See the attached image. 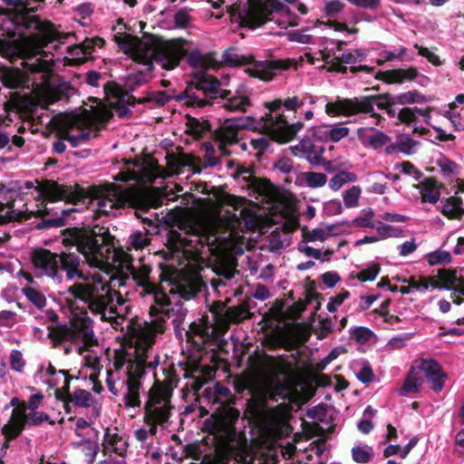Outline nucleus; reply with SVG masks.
I'll return each instance as SVG.
<instances>
[{
	"instance_id": "nucleus-1",
	"label": "nucleus",
	"mask_w": 464,
	"mask_h": 464,
	"mask_svg": "<svg viewBox=\"0 0 464 464\" xmlns=\"http://www.w3.org/2000/svg\"><path fill=\"white\" fill-rule=\"evenodd\" d=\"M9 7L7 15L24 42L34 49H43L50 43L60 41L62 34L54 24L43 21L34 13L37 7H31L32 3H43L44 0H2Z\"/></svg>"
},
{
	"instance_id": "nucleus-2",
	"label": "nucleus",
	"mask_w": 464,
	"mask_h": 464,
	"mask_svg": "<svg viewBox=\"0 0 464 464\" xmlns=\"http://www.w3.org/2000/svg\"><path fill=\"white\" fill-rule=\"evenodd\" d=\"M63 244L65 246H76V249L93 267L101 268L108 262V255L114 247L112 237L108 227L96 225L81 227H67L62 231Z\"/></svg>"
},
{
	"instance_id": "nucleus-3",
	"label": "nucleus",
	"mask_w": 464,
	"mask_h": 464,
	"mask_svg": "<svg viewBox=\"0 0 464 464\" xmlns=\"http://www.w3.org/2000/svg\"><path fill=\"white\" fill-rule=\"evenodd\" d=\"M239 416L237 409L225 407L204 421L203 430L216 439L214 458L217 464H228L236 455L237 447L234 442L237 437L236 424Z\"/></svg>"
},
{
	"instance_id": "nucleus-4",
	"label": "nucleus",
	"mask_w": 464,
	"mask_h": 464,
	"mask_svg": "<svg viewBox=\"0 0 464 464\" xmlns=\"http://www.w3.org/2000/svg\"><path fill=\"white\" fill-rule=\"evenodd\" d=\"M125 53L129 54L135 63L143 64L147 72H152L154 70L153 60L160 63L165 70L176 68L182 58L185 57L186 51L182 44L177 41L165 42L155 45L135 41L130 50Z\"/></svg>"
},
{
	"instance_id": "nucleus-5",
	"label": "nucleus",
	"mask_w": 464,
	"mask_h": 464,
	"mask_svg": "<svg viewBox=\"0 0 464 464\" xmlns=\"http://www.w3.org/2000/svg\"><path fill=\"white\" fill-rule=\"evenodd\" d=\"M239 7L236 4L229 6L227 11L231 15L237 14L241 27L251 30L261 27L267 22L274 21L273 13L279 11H285L287 14V20H276L279 26L287 28L298 25V17L279 0H252L245 11H240Z\"/></svg>"
},
{
	"instance_id": "nucleus-6",
	"label": "nucleus",
	"mask_w": 464,
	"mask_h": 464,
	"mask_svg": "<svg viewBox=\"0 0 464 464\" xmlns=\"http://www.w3.org/2000/svg\"><path fill=\"white\" fill-rule=\"evenodd\" d=\"M111 198L98 200L97 208L93 213V219L109 216L113 208H148L150 206L159 207V197L153 193L140 190L135 186L124 188L121 185L111 183L107 189Z\"/></svg>"
},
{
	"instance_id": "nucleus-7",
	"label": "nucleus",
	"mask_w": 464,
	"mask_h": 464,
	"mask_svg": "<svg viewBox=\"0 0 464 464\" xmlns=\"http://www.w3.org/2000/svg\"><path fill=\"white\" fill-rule=\"evenodd\" d=\"M191 77L186 89L176 97L179 102L184 101L187 106L203 108L229 94V90L223 89L222 82L205 70L194 71Z\"/></svg>"
},
{
	"instance_id": "nucleus-8",
	"label": "nucleus",
	"mask_w": 464,
	"mask_h": 464,
	"mask_svg": "<svg viewBox=\"0 0 464 464\" xmlns=\"http://www.w3.org/2000/svg\"><path fill=\"white\" fill-rule=\"evenodd\" d=\"M32 263L37 269L52 278L58 276L59 269L66 271L68 279L75 276L83 278V274L79 270L80 257L75 253H61L60 255L48 249L40 248L32 254Z\"/></svg>"
},
{
	"instance_id": "nucleus-9",
	"label": "nucleus",
	"mask_w": 464,
	"mask_h": 464,
	"mask_svg": "<svg viewBox=\"0 0 464 464\" xmlns=\"http://www.w3.org/2000/svg\"><path fill=\"white\" fill-rule=\"evenodd\" d=\"M148 401L144 405V423L160 424L162 426L170 418L171 391L158 380L150 389Z\"/></svg>"
},
{
	"instance_id": "nucleus-10",
	"label": "nucleus",
	"mask_w": 464,
	"mask_h": 464,
	"mask_svg": "<svg viewBox=\"0 0 464 464\" xmlns=\"http://www.w3.org/2000/svg\"><path fill=\"white\" fill-rule=\"evenodd\" d=\"M36 190L39 192L36 199L43 198V203L45 200L51 202L64 200L67 203L77 204L87 198L86 191L78 184L72 187L64 184H58L56 181L52 179L44 180L41 185L36 187Z\"/></svg>"
},
{
	"instance_id": "nucleus-11",
	"label": "nucleus",
	"mask_w": 464,
	"mask_h": 464,
	"mask_svg": "<svg viewBox=\"0 0 464 464\" xmlns=\"http://www.w3.org/2000/svg\"><path fill=\"white\" fill-rule=\"evenodd\" d=\"M371 95H363L354 98H343L334 102H328L325 105V112L329 116L350 117L358 114L373 113L372 101Z\"/></svg>"
},
{
	"instance_id": "nucleus-12",
	"label": "nucleus",
	"mask_w": 464,
	"mask_h": 464,
	"mask_svg": "<svg viewBox=\"0 0 464 464\" xmlns=\"http://www.w3.org/2000/svg\"><path fill=\"white\" fill-rule=\"evenodd\" d=\"M100 286L103 291L106 285L100 283H75L68 288V293L74 298L88 304V308L96 314H101L104 318L106 303L104 295H99Z\"/></svg>"
},
{
	"instance_id": "nucleus-13",
	"label": "nucleus",
	"mask_w": 464,
	"mask_h": 464,
	"mask_svg": "<svg viewBox=\"0 0 464 464\" xmlns=\"http://www.w3.org/2000/svg\"><path fill=\"white\" fill-rule=\"evenodd\" d=\"M273 113L269 111L266 114L265 126L269 129L271 139L276 142L286 143L291 141L296 133L304 128V123L301 121L289 124L284 114L279 113L274 116Z\"/></svg>"
},
{
	"instance_id": "nucleus-14",
	"label": "nucleus",
	"mask_w": 464,
	"mask_h": 464,
	"mask_svg": "<svg viewBox=\"0 0 464 464\" xmlns=\"http://www.w3.org/2000/svg\"><path fill=\"white\" fill-rule=\"evenodd\" d=\"M254 122L255 120L249 116L227 119L220 127L212 132V136L218 141L237 143L238 130L255 129Z\"/></svg>"
},
{
	"instance_id": "nucleus-15",
	"label": "nucleus",
	"mask_w": 464,
	"mask_h": 464,
	"mask_svg": "<svg viewBox=\"0 0 464 464\" xmlns=\"http://www.w3.org/2000/svg\"><path fill=\"white\" fill-rule=\"evenodd\" d=\"M150 73L145 70L137 71L126 76L123 85L124 89L114 82H107L103 86V90L106 93H111L122 101L125 95L132 93L140 86L149 82L151 79Z\"/></svg>"
},
{
	"instance_id": "nucleus-16",
	"label": "nucleus",
	"mask_w": 464,
	"mask_h": 464,
	"mask_svg": "<svg viewBox=\"0 0 464 464\" xmlns=\"http://www.w3.org/2000/svg\"><path fill=\"white\" fill-rule=\"evenodd\" d=\"M420 370L425 373L427 381L432 383L431 389L435 392H440L443 389L447 374L437 361L423 359Z\"/></svg>"
},
{
	"instance_id": "nucleus-17",
	"label": "nucleus",
	"mask_w": 464,
	"mask_h": 464,
	"mask_svg": "<svg viewBox=\"0 0 464 464\" xmlns=\"http://www.w3.org/2000/svg\"><path fill=\"white\" fill-rule=\"evenodd\" d=\"M289 67L285 61L276 60L269 62H256L251 68H247L246 72L254 78L269 82L273 80L276 70H285Z\"/></svg>"
},
{
	"instance_id": "nucleus-18",
	"label": "nucleus",
	"mask_w": 464,
	"mask_h": 464,
	"mask_svg": "<svg viewBox=\"0 0 464 464\" xmlns=\"http://www.w3.org/2000/svg\"><path fill=\"white\" fill-rule=\"evenodd\" d=\"M418 75V71L415 67H409L407 69L399 68L387 71H379L375 74V79L382 81L385 83H402L407 81L414 80Z\"/></svg>"
},
{
	"instance_id": "nucleus-19",
	"label": "nucleus",
	"mask_w": 464,
	"mask_h": 464,
	"mask_svg": "<svg viewBox=\"0 0 464 464\" xmlns=\"http://www.w3.org/2000/svg\"><path fill=\"white\" fill-rule=\"evenodd\" d=\"M185 51L187 50L185 49ZM186 55H188V64L196 69V71L205 70V72H207L209 68L216 69L220 66L219 62L216 58V52L202 53L198 49H195L188 54V52H186L185 56Z\"/></svg>"
},
{
	"instance_id": "nucleus-20",
	"label": "nucleus",
	"mask_w": 464,
	"mask_h": 464,
	"mask_svg": "<svg viewBox=\"0 0 464 464\" xmlns=\"http://www.w3.org/2000/svg\"><path fill=\"white\" fill-rule=\"evenodd\" d=\"M420 190L421 202L435 204L440 198V188L444 186L438 182L434 177L426 178L417 185H414Z\"/></svg>"
},
{
	"instance_id": "nucleus-21",
	"label": "nucleus",
	"mask_w": 464,
	"mask_h": 464,
	"mask_svg": "<svg viewBox=\"0 0 464 464\" xmlns=\"http://www.w3.org/2000/svg\"><path fill=\"white\" fill-rule=\"evenodd\" d=\"M221 107L227 111L246 112V109L252 105L247 95L242 94L239 91L232 92L226 97H219Z\"/></svg>"
},
{
	"instance_id": "nucleus-22",
	"label": "nucleus",
	"mask_w": 464,
	"mask_h": 464,
	"mask_svg": "<svg viewBox=\"0 0 464 464\" xmlns=\"http://www.w3.org/2000/svg\"><path fill=\"white\" fill-rule=\"evenodd\" d=\"M128 333L139 340L138 345L152 348L156 341V335L148 326L138 321V318L131 319L128 326Z\"/></svg>"
},
{
	"instance_id": "nucleus-23",
	"label": "nucleus",
	"mask_w": 464,
	"mask_h": 464,
	"mask_svg": "<svg viewBox=\"0 0 464 464\" xmlns=\"http://www.w3.org/2000/svg\"><path fill=\"white\" fill-rule=\"evenodd\" d=\"M253 314L249 311L246 302H243L238 305L227 307L222 315V327L228 330L231 324H239L246 319L251 318Z\"/></svg>"
},
{
	"instance_id": "nucleus-24",
	"label": "nucleus",
	"mask_w": 464,
	"mask_h": 464,
	"mask_svg": "<svg viewBox=\"0 0 464 464\" xmlns=\"http://www.w3.org/2000/svg\"><path fill=\"white\" fill-rule=\"evenodd\" d=\"M203 395L209 402L219 403L220 406L216 410L214 413H218L222 411L223 408H232L227 402L229 401L231 395L230 391L227 387L222 385L219 382H216L213 388L208 387L204 390Z\"/></svg>"
},
{
	"instance_id": "nucleus-25",
	"label": "nucleus",
	"mask_w": 464,
	"mask_h": 464,
	"mask_svg": "<svg viewBox=\"0 0 464 464\" xmlns=\"http://www.w3.org/2000/svg\"><path fill=\"white\" fill-rule=\"evenodd\" d=\"M293 391V380H281L278 378L270 380L269 400L277 401L278 398L287 399Z\"/></svg>"
},
{
	"instance_id": "nucleus-26",
	"label": "nucleus",
	"mask_w": 464,
	"mask_h": 464,
	"mask_svg": "<svg viewBox=\"0 0 464 464\" xmlns=\"http://www.w3.org/2000/svg\"><path fill=\"white\" fill-rule=\"evenodd\" d=\"M82 317L76 320L75 326L79 332L82 333L83 343L86 345H96L97 340L94 339V334L92 330L93 321L87 315L86 308H81Z\"/></svg>"
},
{
	"instance_id": "nucleus-27",
	"label": "nucleus",
	"mask_w": 464,
	"mask_h": 464,
	"mask_svg": "<svg viewBox=\"0 0 464 464\" xmlns=\"http://www.w3.org/2000/svg\"><path fill=\"white\" fill-rule=\"evenodd\" d=\"M69 213L67 210H62V216L51 218H44L46 216L50 215V209L44 207V208L37 209L33 216L35 218H41L43 220L39 222L35 227L37 229H47L51 227H61L64 226V217L67 216Z\"/></svg>"
},
{
	"instance_id": "nucleus-28",
	"label": "nucleus",
	"mask_w": 464,
	"mask_h": 464,
	"mask_svg": "<svg viewBox=\"0 0 464 464\" xmlns=\"http://www.w3.org/2000/svg\"><path fill=\"white\" fill-rule=\"evenodd\" d=\"M186 133L196 140L202 139L207 133H211V124L208 120L199 121L198 119L187 115Z\"/></svg>"
},
{
	"instance_id": "nucleus-29",
	"label": "nucleus",
	"mask_w": 464,
	"mask_h": 464,
	"mask_svg": "<svg viewBox=\"0 0 464 464\" xmlns=\"http://www.w3.org/2000/svg\"><path fill=\"white\" fill-rule=\"evenodd\" d=\"M150 269L144 266L140 271L133 273V279L143 288V292L148 295H154L155 302L159 303V286L149 280Z\"/></svg>"
},
{
	"instance_id": "nucleus-30",
	"label": "nucleus",
	"mask_w": 464,
	"mask_h": 464,
	"mask_svg": "<svg viewBox=\"0 0 464 464\" xmlns=\"http://www.w3.org/2000/svg\"><path fill=\"white\" fill-rule=\"evenodd\" d=\"M24 53L20 40H5L0 38V55L5 58L22 57Z\"/></svg>"
},
{
	"instance_id": "nucleus-31",
	"label": "nucleus",
	"mask_w": 464,
	"mask_h": 464,
	"mask_svg": "<svg viewBox=\"0 0 464 464\" xmlns=\"http://www.w3.org/2000/svg\"><path fill=\"white\" fill-rule=\"evenodd\" d=\"M443 207L440 213L449 219H460L459 210L463 205V200L459 197H450L442 200Z\"/></svg>"
},
{
	"instance_id": "nucleus-32",
	"label": "nucleus",
	"mask_w": 464,
	"mask_h": 464,
	"mask_svg": "<svg viewBox=\"0 0 464 464\" xmlns=\"http://www.w3.org/2000/svg\"><path fill=\"white\" fill-rule=\"evenodd\" d=\"M383 98L392 99L395 105L423 103L428 101V99L417 90L409 91L398 95H384Z\"/></svg>"
},
{
	"instance_id": "nucleus-33",
	"label": "nucleus",
	"mask_w": 464,
	"mask_h": 464,
	"mask_svg": "<svg viewBox=\"0 0 464 464\" xmlns=\"http://www.w3.org/2000/svg\"><path fill=\"white\" fill-rule=\"evenodd\" d=\"M437 277L441 282L443 289L454 291L463 276H458L456 268H440Z\"/></svg>"
},
{
	"instance_id": "nucleus-34",
	"label": "nucleus",
	"mask_w": 464,
	"mask_h": 464,
	"mask_svg": "<svg viewBox=\"0 0 464 464\" xmlns=\"http://www.w3.org/2000/svg\"><path fill=\"white\" fill-rule=\"evenodd\" d=\"M75 335L74 331L66 324L49 327V338L54 345H58L64 341L72 340Z\"/></svg>"
},
{
	"instance_id": "nucleus-35",
	"label": "nucleus",
	"mask_w": 464,
	"mask_h": 464,
	"mask_svg": "<svg viewBox=\"0 0 464 464\" xmlns=\"http://www.w3.org/2000/svg\"><path fill=\"white\" fill-rule=\"evenodd\" d=\"M304 105L303 101H299L297 96H294L292 98L288 97L287 99H276L271 102H267L266 107L271 111V112H277L284 106L286 110L289 111H296V109L302 107Z\"/></svg>"
},
{
	"instance_id": "nucleus-36",
	"label": "nucleus",
	"mask_w": 464,
	"mask_h": 464,
	"mask_svg": "<svg viewBox=\"0 0 464 464\" xmlns=\"http://www.w3.org/2000/svg\"><path fill=\"white\" fill-rule=\"evenodd\" d=\"M227 330H225L221 325L216 324L215 326L209 327L208 325V335L203 336V344L199 349H205V344L208 343H215L218 344L219 349H222L227 344L226 341L222 339V336Z\"/></svg>"
},
{
	"instance_id": "nucleus-37",
	"label": "nucleus",
	"mask_w": 464,
	"mask_h": 464,
	"mask_svg": "<svg viewBox=\"0 0 464 464\" xmlns=\"http://www.w3.org/2000/svg\"><path fill=\"white\" fill-rule=\"evenodd\" d=\"M284 377L285 380H292V368L291 364L285 360H277L271 365L270 380Z\"/></svg>"
},
{
	"instance_id": "nucleus-38",
	"label": "nucleus",
	"mask_w": 464,
	"mask_h": 464,
	"mask_svg": "<svg viewBox=\"0 0 464 464\" xmlns=\"http://www.w3.org/2000/svg\"><path fill=\"white\" fill-rule=\"evenodd\" d=\"M168 246L174 251H179L182 248L192 246L191 240L181 236L179 232L170 229L168 232Z\"/></svg>"
},
{
	"instance_id": "nucleus-39",
	"label": "nucleus",
	"mask_w": 464,
	"mask_h": 464,
	"mask_svg": "<svg viewBox=\"0 0 464 464\" xmlns=\"http://www.w3.org/2000/svg\"><path fill=\"white\" fill-rule=\"evenodd\" d=\"M422 384V379L418 376V373L414 372V368H411L407 378L404 380L401 392V395L405 393H417L420 392V387Z\"/></svg>"
},
{
	"instance_id": "nucleus-40",
	"label": "nucleus",
	"mask_w": 464,
	"mask_h": 464,
	"mask_svg": "<svg viewBox=\"0 0 464 464\" xmlns=\"http://www.w3.org/2000/svg\"><path fill=\"white\" fill-rule=\"evenodd\" d=\"M254 61L253 57H246L231 53L226 50L222 54V61L219 62L220 65L225 64L227 66H239L244 64H250Z\"/></svg>"
},
{
	"instance_id": "nucleus-41",
	"label": "nucleus",
	"mask_w": 464,
	"mask_h": 464,
	"mask_svg": "<svg viewBox=\"0 0 464 464\" xmlns=\"http://www.w3.org/2000/svg\"><path fill=\"white\" fill-rule=\"evenodd\" d=\"M104 440L113 448V451L119 456H123L127 451L128 443L122 441V438L118 433L111 435L109 428L105 430Z\"/></svg>"
},
{
	"instance_id": "nucleus-42",
	"label": "nucleus",
	"mask_w": 464,
	"mask_h": 464,
	"mask_svg": "<svg viewBox=\"0 0 464 464\" xmlns=\"http://www.w3.org/2000/svg\"><path fill=\"white\" fill-rule=\"evenodd\" d=\"M357 176L353 172L342 170L333 176L329 181V187L336 191L340 189L345 183L354 182Z\"/></svg>"
},
{
	"instance_id": "nucleus-43",
	"label": "nucleus",
	"mask_w": 464,
	"mask_h": 464,
	"mask_svg": "<svg viewBox=\"0 0 464 464\" xmlns=\"http://www.w3.org/2000/svg\"><path fill=\"white\" fill-rule=\"evenodd\" d=\"M127 393L124 395V403L126 407H140V389L141 384H136L130 381V383H126Z\"/></svg>"
},
{
	"instance_id": "nucleus-44",
	"label": "nucleus",
	"mask_w": 464,
	"mask_h": 464,
	"mask_svg": "<svg viewBox=\"0 0 464 464\" xmlns=\"http://www.w3.org/2000/svg\"><path fill=\"white\" fill-rule=\"evenodd\" d=\"M22 293L38 309H43L46 305L45 295L35 288L24 286L22 288Z\"/></svg>"
},
{
	"instance_id": "nucleus-45",
	"label": "nucleus",
	"mask_w": 464,
	"mask_h": 464,
	"mask_svg": "<svg viewBox=\"0 0 464 464\" xmlns=\"http://www.w3.org/2000/svg\"><path fill=\"white\" fill-rule=\"evenodd\" d=\"M128 363L126 383H130L131 381L136 384H141L140 379L146 373V367L143 364H136L132 361H129Z\"/></svg>"
},
{
	"instance_id": "nucleus-46",
	"label": "nucleus",
	"mask_w": 464,
	"mask_h": 464,
	"mask_svg": "<svg viewBox=\"0 0 464 464\" xmlns=\"http://www.w3.org/2000/svg\"><path fill=\"white\" fill-rule=\"evenodd\" d=\"M351 451L353 461L359 464H366L370 462L373 457V450L368 446H355L352 448Z\"/></svg>"
},
{
	"instance_id": "nucleus-47",
	"label": "nucleus",
	"mask_w": 464,
	"mask_h": 464,
	"mask_svg": "<svg viewBox=\"0 0 464 464\" xmlns=\"http://www.w3.org/2000/svg\"><path fill=\"white\" fill-rule=\"evenodd\" d=\"M436 164L440 169L442 174L445 177L451 178L457 174V163L446 156H441L439 160H437Z\"/></svg>"
},
{
	"instance_id": "nucleus-48",
	"label": "nucleus",
	"mask_w": 464,
	"mask_h": 464,
	"mask_svg": "<svg viewBox=\"0 0 464 464\" xmlns=\"http://www.w3.org/2000/svg\"><path fill=\"white\" fill-rule=\"evenodd\" d=\"M426 257L430 266L450 264L452 260L450 253L442 250H436L434 252L429 253L427 254Z\"/></svg>"
},
{
	"instance_id": "nucleus-49",
	"label": "nucleus",
	"mask_w": 464,
	"mask_h": 464,
	"mask_svg": "<svg viewBox=\"0 0 464 464\" xmlns=\"http://www.w3.org/2000/svg\"><path fill=\"white\" fill-rule=\"evenodd\" d=\"M72 396V401L78 407L88 408L91 406L92 401V395L90 392L78 388L74 391Z\"/></svg>"
},
{
	"instance_id": "nucleus-50",
	"label": "nucleus",
	"mask_w": 464,
	"mask_h": 464,
	"mask_svg": "<svg viewBox=\"0 0 464 464\" xmlns=\"http://www.w3.org/2000/svg\"><path fill=\"white\" fill-rule=\"evenodd\" d=\"M361 192V188L358 186H353L346 190L343 194L344 206L349 208L357 207Z\"/></svg>"
},
{
	"instance_id": "nucleus-51",
	"label": "nucleus",
	"mask_w": 464,
	"mask_h": 464,
	"mask_svg": "<svg viewBox=\"0 0 464 464\" xmlns=\"http://www.w3.org/2000/svg\"><path fill=\"white\" fill-rule=\"evenodd\" d=\"M60 138L63 140H67L72 147L76 148L80 144L88 141L91 138L90 132H82L79 135H71L69 131L61 132Z\"/></svg>"
},
{
	"instance_id": "nucleus-52",
	"label": "nucleus",
	"mask_w": 464,
	"mask_h": 464,
	"mask_svg": "<svg viewBox=\"0 0 464 464\" xmlns=\"http://www.w3.org/2000/svg\"><path fill=\"white\" fill-rule=\"evenodd\" d=\"M305 176V182L308 187L310 188H319L323 187L326 181L327 177L325 174L321 172H306L304 173Z\"/></svg>"
},
{
	"instance_id": "nucleus-53",
	"label": "nucleus",
	"mask_w": 464,
	"mask_h": 464,
	"mask_svg": "<svg viewBox=\"0 0 464 464\" xmlns=\"http://www.w3.org/2000/svg\"><path fill=\"white\" fill-rule=\"evenodd\" d=\"M204 286L205 285L201 277L197 276L191 279L186 285H184L183 292L186 295H188V297H194L201 292Z\"/></svg>"
},
{
	"instance_id": "nucleus-54",
	"label": "nucleus",
	"mask_w": 464,
	"mask_h": 464,
	"mask_svg": "<svg viewBox=\"0 0 464 464\" xmlns=\"http://www.w3.org/2000/svg\"><path fill=\"white\" fill-rule=\"evenodd\" d=\"M372 334V331L364 326H357L351 331V336L361 344L367 343Z\"/></svg>"
},
{
	"instance_id": "nucleus-55",
	"label": "nucleus",
	"mask_w": 464,
	"mask_h": 464,
	"mask_svg": "<svg viewBox=\"0 0 464 464\" xmlns=\"http://www.w3.org/2000/svg\"><path fill=\"white\" fill-rule=\"evenodd\" d=\"M198 335L203 339L204 335H208V325L199 324L196 322H192L189 324V330L186 331L187 341L196 343L193 341V336Z\"/></svg>"
},
{
	"instance_id": "nucleus-56",
	"label": "nucleus",
	"mask_w": 464,
	"mask_h": 464,
	"mask_svg": "<svg viewBox=\"0 0 464 464\" xmlns=\"http://www.w3.org/2000/svg\"><path fill=\"white\" fill-rule=\"evenodd\" d=\"M390 140V137L380 130H376L373 135L369 136L367 139L368 145L375 150L383 147Z\"/></svg>"
},
{
	"instance_id": "nucleus-57",
	"label": "nucleus",
	"mask_w": 464,
	"mask_h": 464,
	"mask_svg": "<svg viewBox=\"0 0 464 464\" xmlns=\"http://www.w3.org/2000/svg\"><path fill=\"white\" fill-rule=\"evenodd\" d=\"M381 270L380 265L373 263L366 269L360 271L357 274V278L362 282L373 281Z\"/></svg>"
},
{
	"instance_id": "nucleus-58",
	"label": "nucleus",
	"mask_w": 464,
	"mask_h": 464,
	"mask_svg": "<svg viewBox=\"0 0 464 464\" xmlns=\"http://www.w3.org/2000/svg\"><path fill=\"white\" fill-rule=\"evenodd\" d=\"M202 148L205 151L204 160L207 166L214 167L220 162L219 158L214 156L215 148L214 145L210 141L204 142L202 144Z\"/></svg>"
},
{
	"instance_id": "nucleus-59",
	"label": "nucleus",
	"mask_w": 464,
	"mask_h": 464,
	"mask_svg": "<svg viewBox=\"0 0 464 464\" xmlns=\"http://www.w3.org/2000/svg\"><path fill=\"white\" fill-rule=\"evenodd\" d=\"M339 57L340 61L344 63L354 64L358 62L363 61L366 57V53L361 49H356L353 52L343 53Z\"/></svg>"
},
{
	"instance_id": "nucleus-60",
	"label": "nucleus",
	"mask_w": 464,
	"mask_h": 464,
	"mask_svg": "<svg viewBox=\"0 0 464 464\" xmlns=\"http://www.w3.org/2000/svg\"><path fill=\"white\" fill-rule=\"evenodd\" d=\"M350 130L349 128L343 125H335L334 127L329 128V140L333 142H338L342 139L347 137L349 135Z\"/></svg>"
},
{
	"instance_id": "nucleus-61",
	"label": "nucleus",
	"mask_w": 464,
	"mask_h": 464,
	"mask_svg": "<svg viewBox=\"0 0 464 464\" xmlns=\"http://www.w3.org/2000/svg\"><path fill=\"white\" fill-rule=\"evenodd\" d=\"M303 238L304 241L314 242L316 240L324 241L326 239L325 231L322 228H314L312 231H308L307 227L302 228Z\"/></svg>"
},
{
	"instance_id": "nucleus-62",
	"label": "nucleus",
	"mask_w": 464,
	"mask_h": 464,
	"mask_svg": "<svg viewBox=\"0 0 464 464\" xmlns=\"http://www.w3.org/2000/svg\"><path fill=\"white\" fill-rule=\"evenodd\" d=\"M414 333H406L390 339L387 346L391 349H401L406 346L407 342L414 336Z\"/></svg>"
},
{
	"instance_id": "nucleus-63",
	"label": "nucleus",
	"mask_w": 464,
	"mask_h": 464,
	"mask_svg": "<svg viewBox=\"0 0 464 464\" xmlns=\"http://www.w3.org/2000/svg\"><path fill=\"white\" fill-rule=\"evenodd\" d=\"M397 119L400 123L411 125L415 122L417 118L414 111V108L404 107L397 113Z\"/></svg>"
},
{
	"instance_id": "nucleus-64",
	"label": "nucleus",
	"mask_w": 464,
	"mask_h": 464,
	"mask_svg": "<svg viewBox=\"0 0 464 464\" xmlns=\"http://www.w3.org/2000/svg\"><path fill=\"white\" fill-rule=\"evenodd\" d=\"M10 366L15 372H23L25 362L23 358V354L19 350H12L10 353Z\"/></svg>"
}]
</instances>
